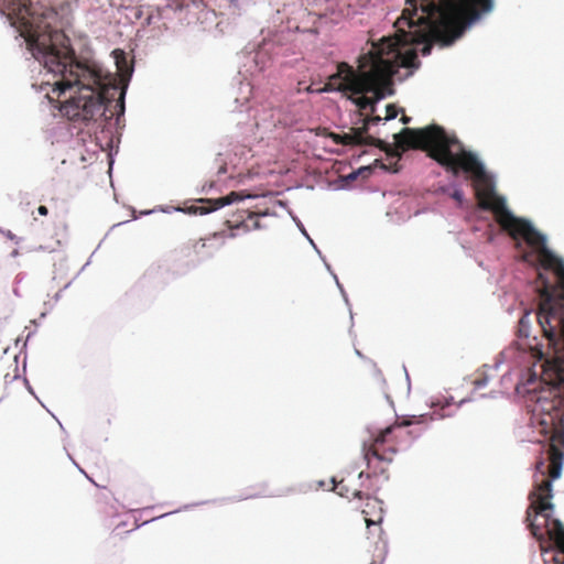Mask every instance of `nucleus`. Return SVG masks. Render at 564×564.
<instances>
[{
  "instance_id": "nucleus-9",
  "label": "nucleus",
  "mask_w": 564,
  "mask_h": 564,
  "mask_svg": "<svg viewBox=\"0 0 564 564\" xmlns=\"http://www.w3.org/2000/svg\"><path fill=\"white\" fill-rule=\"evenodd\" d=\"M113 56H115L116 66H117V75L116 76L118 77V79H120V83L123 84V87L121 89L120 97H119L120 108H121V110H123L124 109L126 90L128 87V83L131 78L133 67L128 62L126 53L122 50H115Z\"/></svg>"
},
{
  "instance_id": "nucleus-25",
  "label": "nucleus",
  "mask_w": 564,
  "mask_h": 564,
  "mask_svg": "<svg viewBox=\"0 0 564 564\" xmlns=\"http://www.w3.org/2000/svg\"><path fill=\"white\" fill-rule=\"evenodd\" d=\"M121 524H122V523L118 524V525L116 527V529L113 530V532H116V534H117V535L119 534V532H117V531L119 530V528H120V525H121Z\"/></svg>"
},
{
  "instance_id": "nucleus-3",
  "label": "nucleus",
  "mask_w": 564,
  "mask_h": 564,
  "mask_svg": "<svg viewBox=\"0 0 564 564\" xmlns=\"http://www.w3.org/2000/svg\"><path fill=\"white\" fill-rule=\"evenodd\" d=\"M422 0H406V7L403 9L401 17L395 21L394 39H382L375 44L370 52L364 55V59L369 62L371 69H376L377 63L380 64V70H384L383 80L380 83V91L391 95L392 80L391 77L398 67H412L417 56L411 51L402 53L400 46L412 44H426L422 52L429 54L431 52L430 41L437 35L440 23L433 14L421 10L420 2Z\"/></svg>"
},
{
  "instance_id": "nucleus-11",
  "label": "nucleus",
  "mask_w": 564,
  "mask_h": 564,
  "mask_svg": "<svg viewBox=\"0 0 564 564\" xmlns=\"http://www.w3.org/2000/svg\"><path fill=\"white\" fill-rule=\"evenodd\" d=\"M332 490L338 494L341 497L347 498L349 501L357 500L361 501L364 500L365 492L359 489H352L350 488L345 479H341L340 481H336L334 478L332 479Z\"/></svg>"
},
{
  "instance_id": "nucleus-8",
  "label": "nucleus",
  "mask_w": 564,
  "mask_h": 564,
  "mask_svg": "<svg viewBox=\"0 0 564 564\" xmlns=\"http://www.w3.org/2000/svg\"><path fill=\"white\" fill-rule=\"evenodd\" d=\"M181 256L186 259V263L195 265L213 257V250L207 246L204 239L195 240L184 245Z\"/></svg>"
},
{
  "instance_id": "nucleus-22",
  "label": "nucleus",
  "mask_w": 564,
  "mask_h": 564,
  "mask_svg": "<svg viewBox=\"0 0 564 564\" xmlns=\"http://www.w3.org/2000/svg\"><path fill=\"white\" fill-rule=\"evenodd\" d=\"M306 90H307L308 93H318V91H317V90H318V88H313L312 86H308V87L306 88Z\"/></svg>"
},
{
  "instance_id": "nucleus-17",
  "label": "nucleus",
  "mask_w": 564,
  "mask_h": 564,
  "mask_svg": "<svg viewBox=\"0 0 564 564\" xmlns=\"http://www.w3.org/2000/svg\"><path fill=\"white\" fill-rule=\"evenodd\" d=\"M487 377L481 375L474 380V386L476 389H480L487 384Z\"/></svg>"
},
{
  "instance_id": "nucleus-4",
  "label": "nucleus",
  "mask_w": 564,
  "mask_h": 564,
  "mask_svg": "<svg viewBox=\"0 0 564 564\" xmlns=\"http://www.w3.org/2000/svg\"><path fill=\"white\" fill-rule=\"evenodd\" d=\"M409 425V422L395 423L382 430L370 444H364V459L371 474H384L395 454L412 444L415 436Z\"/></svg>"
},
{
  "instance_id": "nucleus-26",
  "label": "nucleus",
  "mask_w": 564,
  "mask_h": 564,
  "mask_svg": "<svg viewBox=\"0 0 564 564\" xmlns=\"http://www.w3.org/2000/svg\"><path fill=\"white\" fill-rule=\"evenodd\" d=\"M365 473L364 471H360L359 474V478L364 477Z\"/></svg>"
},
{
  "instance_id": "nucleus-1",
  "label": "nucleus",
  "mask_w": 564,
  "mask_h": 564,
  "mask_svg": "<svg viewBox=\"0 0 564 564\" xmlns=\"http://www.w3.org/2000/svg\"><path fill=\"white\" fill-rule=\"evenodd\" d=\"M367 133V127L351 128L341 134L344 145H379L389 154L400 158L398 150L417 149L425 151L427 156L436 161L447 172L458 176L460 172L473 180L478 205L481 209L491 210L496 221L522 250L521 260L539 270L541 282L540 304L536 313L538 323L547 341V350L536 341L529 348L536 358H564V261L546 246V238L532 224L516 217L506 206L502 197L495 194L490 176L477 155L464 149L456 135H449L444 128L431 124L422 129L404 128L394 134L395 150Z\"/></svg>"
},
{
  "instance_id": "nucleus-14",
  "label": "nucleus",
  "mask_w": 564,
  "mask_h": 564,
  "mask_svg": "<svg viewBox=\"0 0 564 564\" xmlns=\"http://www.w3.org/2000/svg\"><path fill=\"white\" fill-rule=\"evenodd\" d=\"M555 544L558 555L562 556V564H564V533H546Z\"/></svg>"
},
{
  "instance_id": "nucleus-12",
  "label": "nucleus",
  "mask_w": 564,
  "mask_h": 564,
  "mask_svg": "<svg viewBox=\"0 0 564 564\" xmlns=\"http://www.w3.org/2000/svg\"><path fill=\"white\" fill-rule=\"evenodd\" d=\"M373 94V98H370V97H367L362 94H360L361 96L357 97L354 99V102L357 105V107L360 109V110H367L369 109L371 113L375 112L376 110V102L379 100L377 99V96L375 93Z\"/></svg>"
},
{
  "instance_id": "nucleus-23",
  "label": "nucleus",
  "mask_w": 564,
  "mask_h": 564,
  "mask_svg": "<svg viewBox=\"0 0 564 564\" xmlns=\"http://www.w3.org/2000/svg\"><path fill=\"white\" fill-rule=\"evenodd\" d=\"M410 120H411V119H410L409 117H406V116H403V117L401 118V121H402L403 123H409V122H410Z\"/></svg>"
},
{
  "instance_id": "nucleus-15",
  "label": "nucleus",
  "mask_w": 564,
  "mask_h": 564,
  "mask_svg": "<svg viewBox=\"0 0 564 564\" xmlns=\"http://www.w3.org/2000/svg\"><path fill=\"white\" fill-rule=\"evenodd\" d=\"M529 314H524L519 321V337H529Z\"/></svg>"
},
{
  "instance_id": "nucleus-16",
  "label": "nucleus",
  "mask_w": 564,
  "mask_h": 564,
  "mask_svg": "<svg viewBox=\"0 0 564 564\" xmlns=\"http://www.w3.org/2000/svg\"><path fill=\"white\" fill-rule=\"evenodd\" d=\"M398 116V109L394 105L390 104L387 106L386 120L394 119Z\"/></svg>"
},
{
  "instance_id": "nucleus-24",
  "label": "nucleus",
  "mask_w": 564,
  "mask_h": 564,
  "mask_svg": "<svg viewBox=\"0 0 564 564\" xmlns=\"http://www.w3.org/2000/svg\"><path fill=\"white\" fill-rule=\"evenodd\" d=\"M454 197H455L456 199L460 200V198H462V193H460V192H455Z\"/></svg>"
},
{
  "instance_id": "nucleus-18",
  "label": "nucleus",
  "mask_w": 564,
  "mask_h": 564,
  "mask_svg": "<svg viewBox=\"0 0 564 564\" xmlns=\"http://www.w3.org/2000/svg\"><path fill=\"white\" fill-rule=\"evenodd\" d=\"M380 120L381 118L379 116L367 117L364 119L362 127H367L368 130L371 123H378Z\"/></svg>"
},
{
  "instance_id": "nucleus-5",
  "label": "nucleus",
  "mask_w": 564,
  "mask_h": 564,
  "mask_svg": "<svg viewBox=\"0 0 564 564\" xmlns=\"http://www.w3.org/2000/svg\"><path fill=\"white\" fill-rule=\"evenodd\" d=\"M382 62L377 63L376 69H371L369 62L360 59L359 72L345 62L337 65V73L328 77V82L321 88L318 93H326L333 90L350 91L352 94L375 93L377 99L386 97V93L380 91V83L383 80L384 72L381 73L379 66Z\"/></svg>"
},
{
  "instance_id": "nucleus-20",
  "label": "nucleus",
  "mask_w": 564,
  "mask_h": 564,
  "mask_svg": "<svg viewBox=\"0 0 564 564\" xmlns=\"http://www.w3.org/2000/svg\"><path fill=\"white\" fill-rule=\"evenodd\" d=\"M37 213L41 216H46L48 214V209H47L46 206L41 205V206L37 207Z\"/></svg>"
},
{
  "instance_id": "nucleus-10",
  "label": "nucleus",
  "mask_w": 564,
  "mask_h": 564,
  "mask_svg": "<svg viewBox=\"0 0 564 564\" xmlns=\"http://www.w3.org/2000/svg\"><path fill=\"white\" fill-rule=\"evenodd\" d=\"M246 197H251V195H246L243 192H230L228 195L223 197L202 200V203L207 206L197 207L195 212L199 210V214H208L235 202L242 200Z\"/></svg>"
},
{
  "instance_id": "nucleus-6",
  "label": "nucleus",
  "mask_w": 564,
  "mask_h": 564,
  "mask_svg": "<svg viewBox=\"0 0 564 564\" xmlns=\"http://www.w3.org/2000/svg\"><path fill=\"white\" fill-rule=\"evenodd\" d=\"M420 6L424 12L430 10V14L435 17L440 25L456 31L469 9L474 15L478 14L476 9L488 12L492 8V0H422ZM457 35L455 32L453 39Z\"/></svg>"
},
{
  "instance_id": "nucleus-2",
  "label": "nucleus",
  "mask_w": 564,
  "mask_h": 564,
  "mask_svg": "<svg viewBox=\"0 0 564 564\" xmlns=\"http://www.w3.org/2000/svg\"><path fill=\"white\" fill-rule=\"evenodd\" d=\"M0 6L25 37L33 56L54 76V91L58 97L76 88L75 94L65 99L59 110L72 121H96L106 116L108 106L116 101L120 108V93L123 84L112 74H102L95 66L75 59L69 40L63 31L53 30L44 22V15L32 8L29 0H0Z\"/></svg>"
},
{
  "instance_id": "nucleus-7",
  "label": "nucleus",
  "mask_w": 564,
  "mask_h": 564,
  "mask_svg": "<svg viewBox=\"0 0 564 564\" xmlns=\"http://www.w3.org/2000/svg\"><path fill=\"white\" fill-rule=\"evenodd\" d=\"M355 508L364 514L368 528L383 520L382 501L369 492H365L364 500L357 501Z\"/></svg>"
},
{
  "instance_id": "nucleus-13",
  "label": "nucleus",
  "mask_w": 564,
  "mask_h": 564,
  "mask_svg": "<svg viewBox=\"0 0 564 564\" xmlns=\"http://www.w3.org/2000/svg\"><path fill=\"white\" fill-rule=\"evenodd\" d=\"M243 213L247 214V217L241 220V223L238 227L241 226V227L246 228L247 230H250V229L254 230V229L261 228L260 223H259L260 214L252 213L249 210H245Z\"/></svg>"
},
{
  "instance_id": "nucleus-19",
  "label": "nucleus",
  "mask_w": 564,
  "mask_h": 564,
  "mask_svg": "<svg viewBox=\"0 0 564 564\" xmlns=\"http://www.w3.org/2000/svg\"><path fill=\"white\" fill-rule=\"evenodd\" d=\"M329 137L332 138V140L336 143V144H341L340 140H341V134L339 133H330Z\"/></svg>"
},
{
  "instance_id": "nucleus-21",
  "label": "nucleus",
  "mask_w": 564,
  "mask_h": 564,
  "mask_svg": "<svg viewBox=\"0 0 564 564\" xmlns=\"http://www.w3.org/2000/svg\"><path fill=\"white\" fill-rule=\"evenodd\" d=\"M441 411H442V413L437 414L438 417H445V416L449 415V413H445V406L441 408Z\"/></svg>"
}]
</instances>
